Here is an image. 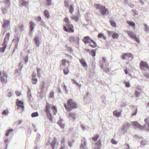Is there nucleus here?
I'll use <instances>...</instances> for the list:
<instances>
[{"label": "nucleus", "mask_w": 149, "mask_h": 149, "mask_svg": "<svg viewBox=\"0 0 149 149\" xmlns=\"http://www.w3.org/2000/svg\"><path fill=\"white\" fill-rule=\"evenodd\" d=\"M126 86L127 87H129L130 86V84L128 82H126L125 83Z\"/></svg>", "instance_id": "nucleus-56"}, {"label": "nucleus", "mask_w": 149, "mask_h": 149, "mask_svg": "<svg viewBox=\"0 0 149 149\" xmlns=\"http://www.w3.org/2000/svg\"><path fill=\"white\" fill-rule=\"evenodd\" d=\"M139 65L141 69L144 70L145 68L149 69V66L148 65V63L144 61H141Z\"/></svg>", "instance_id": "nucleus-9"}, {"label": "nucleus", "mask_w": 149, "mask_h": 149, "mask_svg": "<svg viewBox=\"0 0 149 149\" xmlns=\"http://www.w3.org/2000/svg\"><path fill=\"white\" fill-rule=\"evenodd\" d=\"M64 4L65 6L66 7H69V4L67 2V1H65L64 2Z\"/></svg>", "instance_id": "nucleus-54"}, {"label": "nucleus", "mask_w": 149, "mask_h": 149, "mask_svg": "<svg viewBox=\"0 0 149 149\" xmlns=\"http://www.w3.org/2000/svg\"><path fill=\"white\" fill-rule=\"evenodd\" d=\"M111 143L113 144H116L118 143L117 141H116L114 139H112L111 140Z\"/></svg>", "instance_id": "nucleus-48"}, {"label": "nucleus", "mask_w": 149, "mask_h": 149, "mask_svg": "<svg viewBox=\"0 0 149 149\" xmlns=\"http://www.w3.org/2000/svg\"><path fill=\"white\" fill-rule=\"evenodd\" d=\"M86 146V140L85 138H83L81 141V144L80 146L81 149H84Z\"/></svg>", "instance_id": "nucleus-11"}, {"label": "nucleus", "mask_w": 149, "mask_h": 149, "mask_svg": "<svg viewBox=\"0 0 149 149\" xmlns=\"http://www.w3.org/2000/svg\"><path fill=\"white\" fill-rule=\"evenodd\" d=\"M139 93L137 91H136L135 93V95L136 97H138L139 95Z\"/></svg>", "instance_id": "nucleus-57"}, {"label": "nucleus", "mask_w": 149, "mask_h": 149, "mask_svg": "<svg viewBox=\"0 0 149 149\" xmlns=\"http://www.w3.org/2000/svg\"><path fill=\"white\" fill-rule=\"evenodd\" d=\"M69 41L70 42H72L74 41L75 38L74 37H70L69 38Z\"/></svg>", "instance_id": "nucleus-45"}, {"label": "nucleus", "mask_w": 149, "mask_h": 149, "mask_svg": "<svg viewBox=\"0 0 149 149\" xmlns=\"http://www.w3.org/2000/svg\"><path fill=\"white\" fill-rule=\"evenodd\" d=\"M45 16L47 18H49L50 17L49 13L47 10H45L44 11Z\"/></svg>", "instance_id": "nucleus-26"}, {"label": "nucleus", "mask_w": 149, "mask_h": 149, "mask_svg": "<svg viewBox=\"0 0 149 149\" xmlns=\"http://www.w3.org/2000/svg\"><path fill=\"white\" fill-rule=\"evenodd\" d=\"M15 93L16 95L18 96H19L21 95V93L19 91H16L15 92Z\"/></svg>", "instance_id": "nucleus-60"}, {"label": "nucleus", "mask_w": 149, "mask_h": 149, "mask_svg": "<svg viewBox=\"0 0 149 149\" xmlns=\"http://www.w3.org/2000/svg\"><path fill=\"white\" fill-rule=\"evenodd\" d=\"M132 125L133 126H135L141 130L143 128V127L139 123L136 121L132 122Z\"/></svg>", "instance_id": "nucleus-14"}, {"label": "nucleus", "mask_w": 149, "mask_h": 149, "mask_svg": "<svg viewBox=\"0 0 149 149\" xmlns=\"http://www.w3.org/2000/svg\"><path fill=\"white\" fill-rule=\"evenodd\" d=\"M67 63L68 64L70 63V62L68 61H66V59H63L61 60V63L60 66V68L61 69L63 68L66 65V63Z\"/></svg>", "instance_id": "nucleus-12"}, {"label": "nucleus", "mask_w": 149, "mask_h": 149, "mask_svg": "<svg viewBox=\"0 0 149 149\" xmlns=\"http://www.w3.org/2000/svg\"><path fill=\"white\" fill-rule=\"evenodd\" d=\"M71 18L76 22L78 21L79 19V18L77 16H74L72 17H71Z\"/></svg>", "instance_id": "nucleus-43"}, {"label": "nucleus", "mask_w": 149, "mask_h": 149, "mask_svg": "<svg viewBox=\"0 0 149 149\" xmlns=\"http://www.w3.org/2000/svg\"><path fill=\"white\" fill-rule=\"evenodd\" d=\"M3 45H4L3 47H0V52H3L4 51L5 49L7 47L6 44H3Z\"/></svg>", "instance_id": "nucleus-30"}, {"label": "nucleus", "mask_w": 149, "mask_h": 149, "mask_svg": "<svg viewBox=\"0 0 149 149\" xmlns=\"http://www.w3.org/2000/svg\"><path fill=\"white\" fill-rule=\"evenodd\" d=\"M130 123H125L123 127L124 128H125L126 127L129 128L130 127Z\"/></svg>", "instance_id": "nucleus-44"}, {"label": "nucleus", "mask_w": 149, "mask_h": 149, "mask_svg": "<svg viewBox=\"0 0 149 149\" xmlns=\"http://www.w3.org/2000/svg\"><path fill=\"white\" fill-rule=\"evenodd\" d=\"M79 61L81 64L83 65V67L85 68L87 67V64L84 59H80Z\"/></svg>", "instance_id": "nucleus-20"}, {"label": "nucleus", "mask_w": 149, "mask_h": 149, "mask_svg": "<svg viewBox=\"0 0 149 149\" xmlns=\"http://www.w3.org/2000/svg\"><path fill=\"white\" fill-rule=\"evenodd\" d=\"M51 145L53 149H54L55 148L58 147V144L57 142L56 139L55 137L53 138Z\"/></svg>", "instance_id": "nucleus-10"}, {"label": "nucleus", "mask_w": 149, "mask_h": 149, "mask_svg": "<svg viewBox=\"0 0 149 149\" xmlns=\"http://www.w3.org/2000/svg\"><path fill=\"white\" fill-rule=\"evenodd\" d=\"M19 2L20 3L19 5L20 7L25 6L28 3V2L25 1V0H19Z\"/></svg>", "instance_id": "nucleus-15"}, {"label": "nucleus", "mask_w": 149, "mask_h": 149, "mask_svg": "<svg viewBox=\"0 0 149 149\" xmlns=\"http://www.w3.org/2000/svg\"><path fill=\"white\" fill-rule=\"evenodd\" d=\"M54 97V93L53 91L51 92L49 94V98H53Z\"/></svg>", "instance_id": "nucleus-36"}, {"label": "nucleus", "mask_w": 149, "mask_h": 149, "mask_svg": "<svg viewBox=\"0 0 149 149\" xmlns=\"http://www.w3.org/2000/svg\"><path fill=\"white\" fill-rule=\"evenodd\" d=\"M32 82L34 84H36L37 82V79L35 78H33L32 79Z\"/></svg>", "instance_id": "nucleus-47"}, {"label": "nucleus", "mask_w": 149, "mask_h": 149, "mask_svg": "<svg viewBox=\"0 0 149 149\" xmlns=\"http://www.w3.org/2000/svg\"><path fill=\"white\" fill-rule=\"evenodd\" d=\"M8 75L7 73L5 72L2 73V75L0 77V81L2 82L6 83L7 81V79Z\"/></svg>", "instance_id": "nucleus-6"}, {"label": "nucleus", "mask_w": 149, "mask_h": 149, "mask_svg": "<svg viewBox=\"0 0 149 149\" xmlns=\"http://www.w3.org/2000/svg\"><path fill=\"white\" fill-rule=\"evenodd\" d=\"M95 52L96 51L94 50H92L91 52V54L93 56H95Z\"/></svg>", "instance_id": "nucleus-42"}, {"label": "nucleus", "mask_w": 149, "mask_h": 149, "mask_svg": "<svg viewBox=\"0 0 149 149\" xmlns=\"http://www.w3.org/2000/svg\"><path fill=\"white\" fill-rule=\"evenodd\" d=\"M91 42H89V46L92 48H95L97 46V44L93 40H91Z\"/></svg>", "instance_id": "nucleus-21"}, {"label": "nucleus", "mask_w": 149, "mask_h": 149, "mask_svg": "<svg viewBox=\"0 0 149 149\" xmlns=\"http://www.w3.org/2000/svg\"><path fill=\"white\" fill-rule=\"evenodd\" d=\"M16 105L22 108V109L24 108V103L22 102L17 99L16 101Z\"/></svg>", "instance_id": "nucleus-13"}, {"label": "nucleus", "mask_w": 149, "mask_h": 149, "mask_svg": "<svg viewBox=\"0 0 149 149\" xmlns=\"http://www.w3.org/2000/svg\"><path fill=\"white\" fill-rule=\"evenodd\" d=\"M121 112L118 111L117 110H116L113 111V115L116 117H119L120 116Z\"/></svg>", "instance_id": "nucleus-18"}, {"label": "nucleus", "mask_w": 149, "mask_h": 149, "mask_svg": "<svg viewBox=\"0 0 149 149\" xmlns=\"http://www.w3.org/2000/svg\"><path fill=\"white\" fill-rule=\"evenodd\" d=\"M141 144L144 146L146 144V141L145 140H142L141 141Z\"/></svg>", "instance_id": "nucleus-53"}, {"label": "nucleus", "mask_w": 149, "mask_h": 149, "mask_svg": "<svg viewBox=\"0 0 149 149\" xmlns=\"http://www.w3.org/2000/svg\"><path fill=\"white\" fill-rule=\"evenodd\" d=\"M63 89H65V91L66 92H67L68 91L67 89H66V86L65 85H64L63 86Z\"/></svg>", "instance_id": "nucleus-62"}, {"label": "nucleus", "mask_w": 149, "mask_h": 149, "mask_svg": "<svg viewBox=\"0 0 149 149\" xmlns=\"http://www.w3.org/2000/svg\"><path fill=\"white\" fill-rule=\"evenodd\" d=\"M64 21L68 25L70 24V21L69 20L67 17H65L64 19Z\"/></svg>", "instance_id": "nucleus-40"}, {"label": "nucleus", "mask_w": 149, "mask_h": 149, "mask_svg": "<svg viewBox=\"0 0 149 149\" xmlns=\"http://www.w3.org/2000/svg\"><path fill=\"white\" fill-rule=\"evenodd\" d=\"M74 8L72 5H70L69 8V11L72 14L74 11Z\"/></svg>", "instance_id": "nucleus-37"}, {"label": "nucleus", "mask_w": 149, "mask_h": 149, "mask_svg": "<svg viewBox=\"0 0 149 149\" xmlns=\"http://www.w3.org/2000/svg\"><path fill=\"white\" fill-rule=\"evenodd\" d=\"M67 146L65 145H63V146H61L59 149H67Z\"/></svg>", "instance_id": "nucleus-49"}, {"label": "nucleus", "mask_w": 149, "mask_h": 149, "mask_svg": "<svg viewBox=\"0 0 149 149\" xmlns=\"http://www.w3.org/2000/svg\"><path fill=\"white\" fill-rule=\"evenodd\" d=\"M93 6L97 9H99L101 13L103 15L108 14L109 13L108 9L105 6L95 3L94 4Z\"/></svg>", "instance_id": "nucleus-3"}, {"label": "nucleus", "mask_w": 149, "mask_h": 149, "mask_svg": "<svg viewBox=\"0 0 149 149\" xmlns=\"http://www.w3.org/2000/svg\"><path fill=\"white\" fill-rule=\"evenodd\" d=\"M60 125V127L62 128H63L64 127V125L63 124H62L61 123V122H59L58 123Z\"/></svg>", "instance_id": "nucleus-59"}, {"label": "nucleus", "mask_w": 149, "mask_h": 149, "mask_svg": "<svg viewBox=\"0 0 149 149\" xmlns=\"http://www.w3.org/2000/svg\"><path fill=\"white\" fill-rule=\"evenodd\" d=\"M126 58L132 59L133 58V55L130 53H126L124 54L121 56V58L123 60H125Z\"/></svg>", "instance_id": "nucleus-7"}, {"label": "nucleus", "mask_w": 149, "mask_h": 149, "mask_svg": "<svg viewBox=\"0 0 149 149\" xmlns=\"http://www.w3.org/2000/svg\"><path fill=\"white\" fill-rule=\"evenodd\" d=\"M22 122V121L21 120H19L17 121H16L15 122V123L17 125H19Z\"/></svg>", "instance_id": "nucleus-51"}, {"label": "nucleus", "mask_w": 149, "mask_h": 149, "mask_svg": "<svg viewBox=\"0 0 149 149\" xmlns=\"http://www.w3.org/2000/svg\"><path fill=\"white\" fill-rule=\"evenodd\" d=\"M94 149H100V146H97L95 147Z\"/></svg>", "instance_id": "nucleus-63"}, {"label": "nucleus", "mask_w": 149, "mask_h": 149, "mask_svg": "<svg viewBox=\"0 0 149 149\" xmlns=\"http://www.w3.org/2000/svg\"><path fill=\"white\" fill-rule=\"evenodd\" d=\"M34 41L36 44V46L39 47L40 44L39 41L37 37H36L34 39Z\"/></svg>", "instance_id": "nucleus-28"}, {"label": "nucleus", "mask_w": 149, "mask_h": 149, "mask_svg": "<svg viewBox=\"0 0 149 149\" xmlns=\"http://www.w3.org/2000/svg\"><path fill=\"white\" fill-rule=\"evenodd\" d=\"M35 19L38 21H40L41 20V17L40 16L38 17Z\"/></svg>", "instance_id": "nucleus-58"}, {"label": "nucleus", "mask_w": 149, "mask_h": 149, "mask_svg": "<svg viewBox=\"0 0 149 149\" xmlns=\"http://www.w3.org/2000/svg\"><path fill=\"white\" fill-rule=\"evenodd\" d=\"M67 27L64 26L63 27L64 31L68 33H74V26L72 24L66 25Z\"/></svg>", "instance_id": "nucleus-4"}, {"label": "nucleus", "mask_w": 149, "mask_h": 149, "mask_svg": "<svg viewBox=\"0 0 149 149\" xmlns=\"http://www.w3.org/2000/svg\"><path fill=\"white\" fill-rule=\"evenodd\" d=\"M8 113V111L7 109L4 110L2 112V114L4 115H6Z\"/></svg>", "instance_id": "nucleus-46"}, {"label": "nucleus", "mask_w": 149, "mask_h": 149, "mask_svg": "<svg viewBox=\"0 0 149 149\" xmlns=\"http://www.w3.org/2000/svg\"><path fill=\"white\" fill-rule=\"evenodd\" d=\"M95 145L100 146L101 145V140L100 139L98 141L95 143Z\"/></svg>", "instance_id": "nucleus-41"}, {"label": "nucleus", "mask_w": 149, "mask_h": 149, "mask_svg": "<svg viewBox=\"0 0 149 149\" xmlns=\"http://www.w3.org/2000/svg\"><path fill=\"white\" fill-rule=\"evenodd\" d=\"M74 142V141L73 140H72L71 141H68V145L69 146L71 147L72 146V143H73Z\"/></svg>", "instance_id": "nucleus-52"}, {"label": "nucleus", "mask_w": 149, "mask_h": 149, "mask_svg": "<svg viewBox=\"0 0 149 149\" xmlns=\"http://www.w3.org/2000/svg\"><path fill=\"white\" fill-rule=\"evenodd\" d=\"M13 131V129H8L6 132V136H8V135L10 134Z\"/></svg>", "instance_id": "nucleus-25"}, {"label": "nucleus", "mask_w": 149, "mask_h": 149, "mask_svg": "<svg viewBox=\"0 0 149 149\" xmlns=\"http://www.w3.org/2000/svg\"><path fill=\"white\" fill-rule=\"evenodd\" d=\"M65 139L63 138L61 139V146H63V145H65Z\"/></svg>", "instance_id": "nucleus-39"}, {"label": "nucleus", "mask_w": 149, "mask_h": 149, "mask_svg": "<svg viewBox=\"0 0 149 149\" xmlns=\"http://www.w3.org/2000/svg\"><path fill=\"white\" fill-rule=\"evenodd\" d=\"M51 108L54 112L53 114L55 115L57 112L56 107L54 106H52L48 102H47L45 106V111L46 113L47 116L51 122H53V118L50 113V109Z\"/></svg>", "instance_id": "nucleus-1"}, {"label": "nucleus", "mask_w": 149, "mask_h": 149, "mask_svg": "<svg viewBox=\"0 0 149 149\" xmlns=\"http://www.w3.org/2000/svg\"><path fill=\"white\" fill-rule=\"evenodd\" d=\"M37 71L38 73V77H40V74L39 72L40 70V68H38L37 69Z\"/></svg>", "instance_id": "nucleus-55"}, {"label": "nucleus", "mask_w": 149, "mask_h": 149, "mask_svg": "<svg viewBox=\"0 0 149 149\" xmlns=\"http://www.w3.org/2000/svg\"><path fill=\"white\" fill-rule=\"evenodd\" d=\"M24 60L25 62H27L28 61V57H25L24 58Z\"/></svg>", "instance_id": "nucleus-61"}, {"label": "nucleus", "mask_w": 149, "mask_h": 149, "mask_svg": "<svg viewBox=\"0 0 149 149\" xmlns=\"http://www.w3.org/2000/svg\"><path fill=\"white\" fill-rule=\"evenodd\" d=\"M99 137V135L98 134H97L95 135L94 136H93L92 138V140L93 141H97V140L98 139Z\"/></svg>", "instance_id": "nucleus-23"}, {"label": "nucleus", "mask_w": 149, "mask_h": 149, "mask_svg": "<svg viewBox=\"0 0 149 149\" xmlns=\"http://www.w3.org/2000/svg\"><path fill=\"white\" fill-rule=\"evenodd\" d=\"M101 60L100 61V64L101 65V63H102V64H103V63H105L106 61V59L105 57H103L102 58Z\"/></svg>", "instance_id": "nucleus-32"}, {"label": "nucleus", "mask_w": 149, "mask_h": 149, "mask_svg": "<svg viewBox=\"0 0 149 149\" xmlns=\"http://www.w3.org/2000/svg\"><path fill=\"white\" fill-rule=\"evenodd\" d=\"M35 25V24L33 23L32 22H30V28L31 31H33L34 29L33 26Z\"/></svg>", "instance_id": "nucleus-27"}, {"label": "nucleus", "mask_w": 149, "mask_h": 149, "mask_svg": "<svg viewBox=\"0 0 149 149\" xmlns=\"http://www.w3.org/2000/svg\"><path fill=\"white\" fill-rule=\"evenodd\" d=\"M97 37L99 38H103L104 39H105V37L104 36V34L102 33H99L98 34Z\"/></svg>", "instance_id": "nucleus-34"}, {"label": "nucleus", "mask_w": 149, "mask_h": 149, "mask_svg": "<svg viewBox=\"0 0 149 149\" xmlns=\"http://www.w3.org/2000/svg\"><path fill=\"white\" fill-rule=\"evenodd\" d=\"M118 35L117 33H114L112 35V38L114 39H118Z\"/></svg>", "instance_id": "nucleus-38"}, {"label": "nucleus", "mask_w": 149, "mask_h": 149, "mask_svg": "<svg viewBox=\"0 0 149 149\" xmlns=\"http://www.w3.org/2000/svg\"><path fill=\"white\" fill-rule=\"evenodd\" d=\"M127 33L130 38L134 39L138 43L139 42V40L138 38L136 37V35L134 32L129 31H127Z\"/></svg>", "instance_id": "nucleus-5"}, {"label": "nucleus", "mask_w": 149, "mask_h": 149, "mask_svg": "<svg viewBox=\"0 0 149 149\" xmlns=\"http://www.w3.org/2000/svg\"><path fill=\"white\" fill-rule=\"evenodd\" d=\"M67 105L66 104H64V106L68 111H70L72 109H77L78 107L77 103L72 99H69L67 102Z\"/></svg>", "instance_id": "nucleus-2"}, {"label": "nucleus", "mask_w": 149, "mask_h": 149, "mask_svg": "<svg viewBox=\"0 0 149 149\" xmlns=\"http://www.w3.org/2000/svg\"><path fill=\"white\" fill-rule=\"evenodd\" d=\"M109 22L111 24V25L113 27H116V22L113 20H110Z\"/></svg>", "instance_id": "nucleus-24"}, {"label": "nucleus", "mask_w": 149, "mask_h": 149, "mask_svg": "<svg viewBox=\"0 0 149 149\" xmlns=\"http://www.w3.org/2000/svg\"><path fill=\"white\" fill-rule=\"evenodd\" d=\"M45 83L44 82H43L42 83V88H43L45 87Z\"/></svg>", "instance_id": "nucleus-64"}, {"label": "nucleus", "mask_w": 149, "mask_h": 149, "mask_svg": "<svg viewBox=\"0 0 149 149\" xmlns=\"http://www.w3.org/2000/svg\"><path fill=\"white\" fill-rule=\"evenodd\" d=\"M100 67L105 72H109V65L108 63H106L104 65L101 62Z\"/></svg>", "instance_id": "nucleus-8"}, {"label": "nucleus", "mask_w": 149, "mask_h": 149, "mask_svg": "<svg viewBox=\"0 0 149 149\" xmlns=\"http://www.w3.org/2000/svg\"><path fill=\"white\" fill-rule=\"evenodd\" d=\"M91 40H92L90 38L89 36H86L84 38L83 41L85 44H86L88 42L89 43V41H91Z\"/></svg>", "instance_id": "nucleus-16"}, {"label": "nucleus", "mask_w": 149, "mask_h": 149, "mask_svg": "<svg viewBox=\"0 0 149 149\" xmlns=\"http://www.w3.org/2000/svg\"><path fill=\"white\" fill-rule=\"evenodd\" d=\"M38 113L37 112H33L31 114V116L33 117L38 116Z\"/></svg>", "instance_id": "nucleus-35"}, {"label": "nucleus", "mask_w": 149, "mask_h": 149, "mask_svg": "<svg viewBox=\"0 0 149 149\" xmlns=\"http://www.w3.org/2000/svg\"><path fill=\"white\" fill-rule=\"evenodd\" d=\"M68 68V67L67 68L64 69L63 70L64 73L65 75L68 74L69 72V70Z\"/></svg>", "instance_id": "nucleus-33"}, {"label": "nucleus", "mask_w": 149, "mask_h": 149, "mask_svg": "<svg viewBox=\"0 0 149 149\" xmlns=\"http://www.w3.org/2000/svg\"><path fill=\"white\" fill-rule=\"evenodd\" d=\"M127 23L130 26H132L134 27V28L135 26V24L132 21H127Z\"/></svg>", "instance_id": "nucleus-31"}, {"label": "nucleus", "mask_w": 149, "mask_h": 149, "mask_svg": "<svg viewBox=\"0 0 149 149\" xmlns=\"http://www.w3.org/2000/svg\"><path fill=\"white\" fill-rule=\"evenodd\" d=\"M69 116L73 119L74 120L76 119V114L75 113H69Z\"/></svg>", "instance_id": "nucleus-29"}, {"label": "nucleus", "mask_w": 149, "mask_h": 149, "mask_svg": "<svg viewBox=\"0 0 149 149\" xmlns=\"http://www.w3.org/2000/svg\"><path fill=\"white\" fill-rule=\"evenodd\" d=\"M45 4V6L51 5L52 4V0H46Z\"/></svg>", "instance_id": "nucleus-22"}, {"label": "nucleus", "mask_w": 149, "mask_h": 149, "mask_svg": "<svg viewBox=\"0 0 149 149\" xmlns=\"http://www.w3.org/2000/svg\"><path fill=\"white\" fill-rule=\"evenodd\" d=\"M10 21L8 20H5L4 21V24L3 25V27L4 28L8 26L10 24Z\"/></svg>", "instance_id": "nucleus-19"}, {"label": "nucleus", "mask_w": 149, "mask_h": 149, "mask_svg": "<svg viewBox=\"0 0 149 149\" xmlns=\"http://www.w3.org/2000/svg\"><path fill=\"white\" fill-rule=\"evenodd\" d=\"M1 10L2 13L4 14L6 13H7V10L6 9V8H2L1 9Z\"/></svg>", "instance_id": "nucleus-50"}, {"label": "nucleus", "mask_w": 149, "mask_h": 149, "mask_svg": "<svg viewBox=\"0 0 149 149\" xmlns=\"http://www.w3.org/2000/svg\"><path fill=\"white\" fill-rule=\"evenodd\" d=\"M10 34L9 33H7L4 39V43L3 45L7 44V42L8 40L10 37Z\"/></svg>", "instance_id": "nucleus-17"}]
</instances>
